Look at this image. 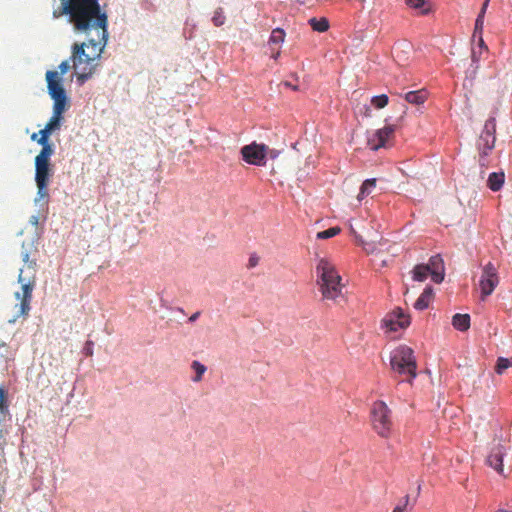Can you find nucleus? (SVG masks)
<instances>
[{
	"instance_id": "a19ab883",
	"label": "nucleus",
	"mask_w": 512,
	"mask_h": 512,
	"mask_svg": "<svg viewBox=\"0 0 512 512\" xmlns=\"http://www.w3.org/2000/svg\"><path fill=\"white\" fill-rule=\"evenodd\" d=\"M200 316V312L197 311L189 317V322H194Z\"/></svg>"
},
{
	"instance_id": "f704fd0d",
	"label": "nucleus",
	"mask_w": 512,
	"mask_h": 512,
	"mask_svg": "<svg viewBox=\"0 0 512 512\" xmlns=\"http://www.w3.org/2000/svg\"><path fill=\"white\" fill-rule=\"evenodd\" d=\"M93 342L92 341H87L86 342V345H85V348H84V353L87 355V356H92L93 354Z\"/></svg>"
},
{
	"instance_id": "f8f14e48",
	"label": "nucleus",
	"mask_w": 512,
	"mask_h": 512,
	"mask_svg": "<svg viewBox=\"0 0 512 512\" xmlns=\"http://www.w3.org/2000/svg\"><path fill=\"white\" fill-rule=\"evenodd\" d=\"M506 452L507 449L505 446L497 444L491 448V451L486 459V463L502 475L504 474L503 458L506 455Z\"/></svg>"
},
{
	"instance_id": "c9c22d12",
	"label": "nucleus",
	"mask_w": 512,
	"mask_h": 512,
	"mask_svg": "<svg viewBox=\"0 0 512 512\" xmlns=\"http://www.w3.org/2000/svg\"><path fill=\"white\" fill-rule=\"evenodd\" d=\"M488 2H489V0H485V2L483 3L482 9H481V11H480V13H479V15H478L477 19H481V20H483V17H484V14H485L486 8H487V6H488Z\"/></svg>"
},
{
	"instance_id": "dca6fc26",
	"label": "nucleus",
	"mask_w": 512,
	"mask_h": 512,
	"mask_svg": "<svg viewBox=\"0 0 512 512\" xmlns=\"http://www.w3.org/2000/svg\"><path fill=\"white\" fill-rule=\"evenodd\" d=\"M433 296V289L431 287H426L414 303L415 309L422 311L428 308Z\"/></svg>"
},
{
	"instance_id": "7c9ffc66",
	"label": "nucleus",
	"mask_w": 512,
	"mask_h": 512,
	"mask_svg": "<svg viewBox=\"0 0 512 512\" xmlns=\"http://www.w3.org/2000/svg\"><path fill=\"white\" fill-rule=\"evenodd\" d=\"M226 17L224 15L223 9L218 8L215 10L214 15L212 17V22L216 27H220L225 23Z\"/></svg>"
},
{
	"instance_id": "de8ad7c7",
	"label": "nucleus",
	"mask_w": 512,
	"mask_h": 512,
	"mask_svg": "<svg viewBox=\"0 0 512 512\" xmlns=\"http://www.w3.org/2000/svg\"><path fill=\"white\" fill-rule=\"evenodd\" d=\"M1 348H6V345H5L4 343H1V344H0V349H1ZM0 357H4V355H1V354H0Z\"/></svg>"
},
{
	"instance_id": "aec40b11",
	"label": "nucleus",
	"mask_w": 512,
	"mask_h": 512,
	"mask_svg": "<svg viewBox=\"0 0 512 512\" xmlns=\"http://www.w3.org/2000/svg\"><path fill=\"white\" fill-rule=\"evenodd\" d=\"M308 23L312 27V29L317 32H325L329 29V21L325 17L310 18L308 20Z\"/></svg>"
},
{
	"instance_id": "1a4fd4ad",
	"label": "nucleus",
	"mask_w": 512,
	"mask_h": 512,
	"mask_svg": "<svg viewBox=\"0 0 512 512\" xmlns=\"http://www.w3.org/2000/svg\"><path fill=\"white\" fill-rule=\"evenodd\" d=\"M498 284L499 276L497 267L492 262H489L483 267L479 281L482 299L491 295Z\"/></svg>"
},
{
	"instance_id": "a211bd4d",
	"label": "nucleus",
	"mask_w": 512,
	"mask_h": 512,
	"mask_svg": "<svg viewBox=\"0 0 512 512\" xmlns=\"http://www.w3.org/2000/svg\"><path fill=\"white\" fill-rule=\"evenodd\" d=\"M427 99L425 90L410 91L405 94V100L411 104H423Z\"/></svg>"
},
{
	"instance_id": "393cba45",
	"label": "nucleus",
	"mask_w": 512,
	"mask_h": 512,
	"mask_svg": "<svg viewBox=\"0 0 512 512\" xmlns=\"http://www.w3.org/2000/svg\"><path fill=\"white\" fill-rule=\"evenodd\" d=\"M285 31L281 28H275L269 38L270 45H280L285 40Z\"/></svg>"
},
{
	"instance_id": "c756f323",
	"label": "nucleus",
	"mask_w": 512,
	"mask_h": 512,
	"mask_svg": "<svg viewBox=\"0 0 512 512\" xmlns=\"http://www.w3.org/2000/svg\"><path fill=\"white\" fill-rule=\"evenodd\" d=\"M340 232L341 229L339 227H331L327 230L318 232L316 237L317 239H328L338 235Z\"/></svg>"
},
{
	"instance_id": "c03bdc74",
	"label": "nucleus",
	"mask_w": 512,
	"mask_h": 512,
	"mask_svg": "<svg viewBox=\"0 0 512 512\" xmlns=\"http://www.w3.org/2000/svg\"><path fill=\"white\" fill-rule=\"evenodd\" d=\"M38 135H39L38 133H33V134L31 135V139H32L33 141H37V140L39 139V138H38Z\"/></svg>"
},
{
	"instance_id": "cd10ccee",
	"label": "nucleus",
	"mask_w": 512,
	"mask_h": 512,
	"mask_svg": "<svg viewBox=\"0 0 512 512\" xmlns=\"http://www.w3.org/2000/svg\"><path fill=\"white\" fill-rule=\"evenodd\" d=\"M191 368L195 371L196 375L193 377L194 382H199L202 379L203 374L206 372V366L201 364L199 361H193Z\"/></svg>"
},
{
	"instance_id": "f257e3e1",
	"label": "nucleus",
	"mask_w": 512,
	"mask_h": 512,
	"mask_svg": "<svg viewBox=\"0 0 512 512\" xmlns=\"http://www.w3.org/2000/svg\"><path fill=\"white\" fill-rule=\"evenodd\" d=\"M68 16L69 22L76 31L89 33L98 32V40L89 39L88 47L92 53L85 52V43H75L72 47L73 69L76 72L77 82L82 85L94 73L95 61L101 56L108 40V16L101 9L98 0H60V7L53 11V17Z\"/></svg>"
},
{
	"instance_id": "4c0bfd02",
	"label": "nucleus",
	"mask_w": 512,
	"mask_h": 512,
	"mask_svg": "<svg viewBox=\"0 0 512 512\" xmlns=\"http://www.w3.org/2000/svg\"><path fill=\"white\" fill-rule=\"evenodd\" d=\"M488 2H489V0H485V2L483 3L482 9H481V11H480V13H479V15H478L477 19H481V20H483V17H484V14H485L486 8H487V6H488Z\"/></svg>"
},
{
	"instance_id": "473e14b6",
	"label": "nucleus",
	"mask_w": 512,
	"mask_h": 512,
	"mask_svg": "<svg viewBox=\"0 0 512 512\" xmlns=\"http://www.w3.org/2000/svg\"><path fill=\"white\" fill-rule=\"evenodd\" d=\"M71 68V65L69 63L68 60H64L60 63L59 65V70L60 72H57L58 73V76L59 78L62 80L61 76L60 75H64L65 73H67L69 71V69Z\"/></svg>"
},
{
	"instance_id": "4be33fe9",
	"label": "nucleus",
	"mask_w": 512,
	"mask_h": 512,
	"mask_svg": "<svg viewBox=\"0 0 512 512\" xmlns=\"http://www.w3.org/2000/svg\"><path fill=\"white\" fill-rule=\"evenodd\" d=\"M53 132L48 129L46 126L44 127V129L40 130L39 131V139L37 140L38 144H40L42 146V149H50V150H54L53 149V145L49 142V137L50 135L52 134Z\"/></svg>"
},
{
	"instance_id": "4468645a",
	"label": "nucleus",
	"mask_w": 512,
	"mask_h": 512,
	"mask_svg": "<svg viewBox=\"0 0 512 512\" xmlns=\"http://www.w3.org/2000/svg\"><path fill=\"white\" fill-rule=\"evenodd\" d=\"M36 253L37 250L33 247L32 243L28 244V247L25 246L23 243L22 245V252H21V259L24 262V265L20 269H28L33 268L34 270V280H36V273H37V259L35 257L31 258L32 253Z\"/></svg>"
},
{
	"instance_id": "ddd939ff",
	"label": "nucleus",
	"mask_w": 512,
	"mask_h": 512,
	"mask_svg": "<svg viewBox=\"0 0 512 512\" xmlns=\"http://www.w3.org/2000/svg\"><path fill=\"white\" fill-rule=\"evenodd\" d=\"M429 268L432 280L435 283H441L444 279V262L440 255L430 257L429 262L425 264Z\"/></svg>"
},
{
	"instance_id": "a18cd8bd",
	"label": "nucleus",
	"mask_w": 512,
	"mask_h": 512,
	"mask_svg": "<svg viewBox=\"0 0 512 512\" xmlns=\"http://www.w3.org/2000/svg\"><path fill=\"white\" fill-rule=\"evenodd\" d=\"M479 45H480L481 48L487 49V47L485 46L484 41H483L482 38H480V40H479Z\"/></svg>"
},
{
	"instance_id": "6e6552de",
	"label": "nucleus",
	"mask_w": 512,
	"mask_h": 512,
	"mask_svg": "<svg viewBox=\"0 0 512 512\" xmlns=\"http://www.w3.org/2000/svg\"><path fill=\"white\" fill-rule=\"evenodd\" d=\"M268 147L265 144L252 142L241 148L240 153L242 159L251 165L264 166L266 164Z\"/></svg>"
},
{
	"instance_id": "f3484780",
	"label": "nucleus",
	"mask_w": 512,
	"mask_h": 512,
	"mask_svg": "<svg viewBox=\"0 0 512 512\" xmlns=\"http://www.w3.org/2000/svg\"><path fill=\"white\" fill-rule=\"evenodd\" d=\"M452 325L459 331H466L470 327V316L468 314H455L452 318Z\"/></svg>"
},
{
	"instance_id": "0eeeda50",
	"label": "nucleus",
	"mask_w": 512,
	"mask_h": 512,
	"mask_svg": "<svg viewBox=\"0 0 512 512\" xmlns=\"http://www.w3.org/2000/svg\"><path fill=\"white\" fill-rule=\"evenodd\" d=\"M54 150L41 149L35 157V182H48L53 175V166L51 164V156Z\"/></svg>"
},
{
	"instance_id": "412c9836",
	"label": "nucleus",
	"mask_w": 512,
	"mask_h": 512,
	"mask_svg": "<svg viewBox=\"0 0 512 512\" xmlns=\"http://www.w3.org/2000/svg\"><path fill=\"white\" fill-rule=\"evenodd\" d=\"M376 187V179H367L363 182L360 192L357 196L358 200H362L364 197L370 195L373 189Z\"/></svg>"
},
{
	"instance_id": "ea45409f",
	"label": "nucleus",
	"mask_w": 512,
	"mask_h": 512,
	"mask_svg": "<svg viewBox=\"0 0 512 512\" xmlns=\"http://www.w3.org/2000/svg\"><path fill=\"white\" fill-rule=\"evenodd\" d=\"M351 232L355 235L357 242L364 246V241L362 240V237L359 235H356V232L353 228H351Z\"/></svg>"
},
{
	"instance_id": "58836bf2",
	"label": "nucleus",
	"mask_w": 512,
	"mask_h": 512,
	"mask_svg": "<svg viewBox=\"0 0 512 512\" xmlns=\"http://www.w3.org/2000/svg\"><path fill=\"white\" fill-rule=\"evenodd\" d=\"M259 258L257 256H251L249 258V267H255L258 264Z\"/></svg>"
},
{
	"instance_id": "b1692460",
	"label": "nucleus",
	"mask_w": 512,
	"mask_h": 512,
	"mask_svg": "<svg viewBox=\"0 0 512 512\" xmlns=\"http://www.w3.org/2000/svg\"><path fill=\"white\" fill-rule=\"evenodd\" d=\"M37 186V197L36 201H43L44 203L48 202L49 192H48V182H36Z\"/></svg>"
},
{
	"instance_id": "37998d69",
	"label": "nucleus",
	"mask_w": 512,
	"mask_h": 512,
	"mask_svg": "<svg viewBox=\"0 0 512 512\" xmlns=\"http://www.w3.org/2000/svg\"><path fill=\"white\" fill-rule=\"evenodd\" d=\"M279 56H280V51H279V50H277L275 53H273V54H272V58H273V59H275V60H276Z\"/></svg>"
},
{
	"instance_id": "6ab92c4d",
	"label": "nucleus",
	"mask_w": 512,
	"mask_h": 512,
	"mask_svg": "<svg viewBox=\"0 0 512 512\" xmlns=\"http://www.w3.org/2000/svg\"><path fill=\"white\" fill-rule=\"evenodd\" d=\"M504 173L493 172L489 175L487 184L492 191H498L501 189L504 183Z\"/></svg>"
},
{
	"instance_id": "39448f33",
	"label": "nucleus",
	"mask_w": 512,
	"mask_h": 512,
	"mask_svg": "<svg viewBox=\"0 0 512 512\" xmlns=\"http://www.w3.org/2000/svg\"><path fill=\"white\" fill-rule=\"evenodd\" d=\"M390 366L398 374L407 376L409 381L417 376V362L414 351L406 345H400L392 351Z\"/></svg>"
},
{
	"instance_id": "c85d7f7f",
	"label": "nucleus",
	"mask_w": 512,
	"mask_h": 512,
	"mask_svg": "<svg viewBox=\"0 0 512 512\" xmlns=\"http://www.w3.org/2000/svg\"><path fill=\"white\" fill-rule=\"evenodd\" d=\"M406 4L414 9H422L421 14L427 15L430 12V8H424L425 0H406Z\"/></svg>"
},
{
	"instance_id": "a878e982",
	"label": "nucleus",
	"mask_w": 512,
	"mask_h": 512,
	"mask_svg": "<svg viewBox=\"0 0 512 512\" xmlns=\"http://www.w3.org/2000/svg\"><path fill=\"white\" fill-rule=\"evenodd\" d=\"M511 366L512 361L509 358L499 357L497 359L495 371L497 374L501 375Z\"/></svg>"
},
{
	"instance_id": "f03ea898",
	"label": "nucleus",
	"mask_w": 512,
	"mask_h": 512,
	"mask_svg": "<svg viewBox=\"0 0 512 512\" xmlns=\"http://www.w3.org/2000/svg\"><path fill=\"white\" fill-rule=\"evenodd\" d=\"M45 77L48 93L53 99V113L45 126L54 132L61 128L64 120L63 114L69 107V100L57 71L48 70Z\"/></svg>"
},
{
	"instance_id": "20e7f679",
	"label": "nucleus",
	"mask_w": 512,
	"mask_h": 512,
	"mask_svg": "<svg viewBox=\"0 0 512 512\" xmlns=\"http://www.w3.org/2000/svg\"><path fill=\"white\" fill-rule=\"evenodd\" d=\"M18 283L20 284V290L14 293L17 303L14 305L15 314L13 320H11L12 322H16L20 318L26 319L29 316L32 294L36 287L33 268L20 269Z\"/></svg>"
},
{
	"instance_id": "49530a36",
	"label": "nucleus",
	"mask_w": 512,
	"mask_h": 512,
	"mask_svg": "<svg viewBox=\"0 0 512 512\" xmlns=\"http://www.w3.org/2000/svg\"><path fill=\"white\" fill-rule=\"evenodd\" d=\"M364 248H365V250H366L367 252H369V253H370V252H373V250H374V248H373V247H371V248H370V247H365V246H364Z\"/></svg>"
},
{
	"instance_id": "bb28decb",
	"label": "nucleus",
	"mask_w": 512,
	"mask_h": 512,
	"mask_svg": "<svg viewBox=\"0 0 512 512\" xmlns=\"http://www.w3.org/2000/svg\"><path fill=\"white\" fill-rule=\"evenodd\" d=\"M388 102H389V98L386 94L377 95V96L372 97V99H371V104L376 109H382V108L386 107Z\"/></svg>"
},
{
	"instance_id": "5701e85b",
	"label": "nucleus",
	"mask_w": 512,
	"mask_h": 512,
	"mask_svg": "<svg viewBox=\"0 0 512 512\" xmlns=\"http://www.w3.org/2000/svg\"><path fill=\"white\" fill-rule=\"evenodd\" d=\"M412 274L413 280L422 282L430 275V272L425 264H419L414 267Z\"/></svg>"
},
{
	"instance_id": "9d476101",
	"label": "nucleus",
	"mask_w": 512,
	"mask_h": 512,
	"mask_svg": "<svg viewBox=\"0 0 512 512\" xmlns=\"http://www.w3.org/2000/svg\"><path fill=\"white\" fill-rule=\"evenodd\" d=\"M410 324V317L402 311L401 308H396L388 313L382 320V327L386 332H396L405 329Z\"/></svg>"
},
{
	"instance_id": "e433bc0d",
	"label": "nucleus",
	"mask_w": 512,
	"mask_h": 512,
	"mask_svg": "<svg viewBox=\"0 0 512 512\" xmlns=\"http://www.w3.org/2000/svg\"><path fill=\"white\" fill-rule=\"evenodd\" d=\"M488 2H489V0H485V2L483 3L482 9H481V11H480V13H479V15H478L477 19H481V20H483V17H484V14H485L486 8H487V6H488Z\"/></svg>"
},
{
	"instance_id": "2f4dec72",
	"label": "nucleus",
	"mask_w": 512,
	"mask_h": 512,
	"mask_svg": "<svg viewBox=\"0 0 512 512\" xmlns=\"http://www.w3.org/2000/svg\"><path fill=\"white\" fill-rule=\"evenodd\" d=\"M7 408V393L2 387H0V412H5Z\"/></svg>"
},
{
	"instance_id": "9b49d317",
	"label": "nucleus",
	"mask_w": 512,
	"mask_h": 512,
	"mask_svg": "<svg viewBox=\"0 0 512 512\" xmlns=\"http://www.w3.org/2000/svg\"><path fill=\"white\" fill-rule=\"evenodd\" d=\"M396 130V125H386L382 129H378L374 132V134L368 139V146L371 150H378L382 147H385L386 143L393 136Z\"/></svg>"
},
{
	"instance_id": "72a5a7b5",
	"label": "nucleus",
	"mask_w": 512,
	"mask_h": 512,
	"mask_svg": "<svg viewBox=\"0 0 512 512\" xmlns=\"http://www.w3.org/2000/svg\"><path fill=\"white\" fill-rule=\"evenodd\" d=\"M408 502H409V496H408V495H406V496L404 497V504H403V505H398V506H396V507L393 509V511H392V512H404V510H405V508H406V506H407Z\"/></svg>"
},
{
	"instance_id": "79ce46f5",
	"label": "nucleus",
	"mask_w": 512,
	"mask_h": 512,
	"mask_svg": "<svg viewBox=\"0 0 512 512\" xmlns=\"http://www.w3.org/2000/svg\"><path fill=\"white\" fill-rule=\"evenodd\" d=\"M482 26H483V20L481 19H476V22H475V29L478 30V29H482Z\"/></svg>"
},
{
	"instance_id": "7ed1b4c3",
	"label": "nucleus",
	"mask_w": 512,
	"mask_h": 512,
	"mask_svg": "<svg viewBox=\"0 0 512 512\" xmlns=\"http://www.w3.org/2000/svg\"><path fill=\"white\" fill-rule=\"evenodd\" d=\"M317 284L324 300L340 303L344 300V285L334 265L326 259H320L316 266Z\"/></svg>"
},
{
	"instance_id": "423d86ee",
	"label": "nucleus",
	"mask_w": 512,
	"mask_h": 512,
	"mask_svg": "<svg viewBox=\"0 0 512 512\" xmlns=\"http://www.w3.org/2000/svg\"><path fill=\"white\" fill-rule=\"evenodd\" d=\"M371 424L373 430L383 438H388L392 433V411L384 401H376L371 408Z\"/></svg>"
},
{
	"instance_id": "2eb2a0df",
	"label": "nucleus",
	"mask_w": 512,
	"mask_h": 512,
	"mask_svg": "<svg viewBox=\"0 0 512 512\" xmlns=\"http://www.w3.org/2000/svg\"><path fill=\"white\" fill-rule=\"evenodd\" d=\"M495 137L493 133L488 129V126H485V130L480 135V139L478 142V148L482 151L483 155H487L489 151L494 148Z\"/></svg>"
}]
</instances>
